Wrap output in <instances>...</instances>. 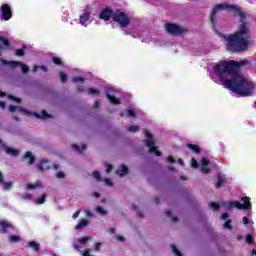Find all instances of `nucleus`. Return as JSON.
Segmentation results:
<instances>
[{
  "label": "nucleus",
  "mask_w": 256,
  "mask_h": 256,
  "mask_svg": "<svg viewBox=\"0 0 256 256\" xmlns=\"http://www.w3.org/2000/svg\"><path fill=\"white\" fill-rule=\"evenodd\" d=\"M246 63L247 61L245 60L240 62L235 60L218 62L210 73V79L218 85H224L226 89L233 91V93L240 97H249L255 89V84L243 77L241 72L237 71L239 67H243Z\"/></svg>",
  "instance_id": "f257e3e1"
},
{
  "label": "nucleus",
  "mask_w": 256,
  "mask_h": 256,
  "mask_svg": "<svg viewBox=\"0 0 256 256\" xmlns=\"http://www.w3.org/2000/svg\"><path fill=\"white\" fill-rule=\"evenodd\" d=\"M219 11H230L234 13V15L240 17L241 24L238 26L237 31L232 35L223 36L226 43V49L228 51H247L249 43H251L249 40V28L247 27V23H245V17H247V14L235 5H229L226 3L217 4L210 14V21L213 27H215V19Z\"/></svg>",
  "instance_id": "f03ea898"
},
{
  "label": "nucleus",
  "mask_w": 256,
  "mask_h": 256,
  "mask_svg": "<svg viewBox=\"0 0 256 256\" xmlns=\"http://www.w3.org/2000/svg\"><path fill=\"white\" fill-rule=\"evenodd\" d=\"M241 201L243 204L237 201L212 202L210 204V209H212V211H217L219 207H225L228 211H231L232 207H235V209H251V199H249V197H242Z\"/></svg>",
  "instance_id": "7ed1b4c3"
},
{
  "label": "nucleus",
  "mask_w": 256,
  "mask_h": 256,
  "mask_svg": "<svg viewBox=\"0 0 256 256\" xmlns=\"http://www.w3.org/2000/svg\"><path fill=\"white\" fill-rule=\"evenodd\" d=\"M112 19L115 21V23H118L122 29H125V27L131 23V18H129V15L121 10L115 11Z\"/></svg>",
  "instance_id": "20e7f679"
},
{
  "label": "nucleus",
  "mask_w": 256,
  "mask_h": 256,
  "mask_svg": "<svg viewBox=\"0 0 256 256\" xmlns=\"http://www.w3.org/2000/svg\"><path fill=\"white\" fill-rule=\"evenodd\" d=\"M144 135L146 137L145 141L149 149V153H154L156 157H161V152L155 147V138H153V134L149 133L147 130H144Z\"/></svg>",
  "instance_id": "39448f33"
},
{
  "label": "nucleus",
  "mask_w": 256,
  "mask_h": 256,
  "mask_svg": "<svg viewBox=\"0 0 256 256\" xmlns=\"http://www.w3.org/2000/svg\"><path fill=\"white\" fill-rule=\"evenodd\" d=\"M1 61H2L3 65H8L9 67H12V69L15 67H21L22 73H29V66H27L26 64H24L22 62L9 61V60H5V59H2Z\"/></svg>",
  "instance_id": "423d86ee"
},
{
  "label": "nucleus",
  "mask_w": 256,
  "mask_h": 256,
  "mask_svg": "<svg viewBox=\"0 0 256 256\" xmlns=\"http://www.w3.org/2000/svg\"><path fill=\"white\" fill-rule=\"evenodd\" d=\"M106 95H107V98L109 99L110 103H112V105H119V103H120L119 92H117L113 88H108L106 90Z\"/></svg>",
  "instance_id": "0eeeda50"
},
{
  "label": "nucleus",
  "mask_w": 256,
  "mask_h": 256,
  "mask_svg": "<svg viewBox=\"0 0 256 256\" xmlns=\"http://www.w3.org/2000/svg\"><path fill=\"white\" fill-rule=\"evenodd\" d=\"M0 15L3 21H9L13 17V12L11 11V6L8 4H2L0 7Z\"/></svg>",
  "instance_id": "6e6552de"
},
{
  "label": "nucleus",
  "mask_w": 256,
  "mask_h": 256,
  "mask_svg": "<svg viewBox=\"0 0 256 256\" xmlns=\"http://www.w3.org/2000/svg\"><path fill=\"white\" fill-rule=\"evenodd\" d=\"M166 31L167 33H171V35H183L185 28L175 24H166Z\"/></svg>",
  "instance_id": "1a4fd4ad"
},
{
  "label": "nucleus",
  "mask_w": 256,
  "mask_h": 256,
  "mask_svg": "<svg viewBox=\"0 0 256 256\" xmlns=\"http://www.w3.org/2000/svg\"><path fill=\"white\" fill-rule=\"evenodd\" d=\"M113 10L111 8H105L100 12V19H103V21H109L111 17H113Z\"/></svg>",
  "instance_id": "9d476101"
},
{
  "label": "nucleus",
  "mask_w": 256,
  "mask_h": 256,
  "mask_svg": "<svg viewBox=\"0 0 256 256\" xmlns=\"http://www.w3.org/2000/svg\"><path fill=\"white\" fill-rule=\"evenodd\" d=\"M226 182H227V178L225 177V175L218 173L217 182L215 184L216 189H220V187H223V185H225Z\"/></svg>",
  "instance_id": "9b49d317"
},
{
  "label": "nucleus",
  "mask_w": 256,
  "mask_h": 256,
  "mask_svg": "<svg viewBox=\"0 0 256 256\" xmlns=\"http://www.w3.org/2000/svg\"><path fill=\"white\" fill-rule=\"evenodd\" d=\"M91 19V13L90 12H84L83 14L80 15L79 23L83 27H87V21Z\"/></svg>",
  "instance_id": "f8f14e48"
},
{
  "label": "nucleus",
  "mask_w": 256,
  "mask_h": 256,
  "mask_svg": "<svg viewBox=\"0 0 256 256\" xmlns=\"http://www.w3.org/2000/svg\"><path fill=\"white\" fill-rule=\"evenodd\" d=\"M13 229V225L7 221H1L0 222V232L1 233H7L8 231H11Z\"/></svg>",
  "instance_id": "ddd939ff"
},
{
  "label": "nucleus",
  "mask_w": 256,
  "mask_h": 256,
  "mask_svg": "<svg viewBox=\"0 0 256 256\" xmlns=\"http://www.w3.org/2000/svg\"><path fill=\"white\" fill-rule=\"evenodd\" d=\"M3 179V173L0 172V185H2L4 191H9L13 187V182H5Z\"/></svg>",
  "instance_id": "4468645a"
},
{
  "label": "nucleus",
  "mask_w": 256,
  "mask_h": 256,
  "mask_svg": "<svg viewBox=\"0 0 256 256\" xmlns=\"http://www.w3.org/2000/svg\"><path fill=\"white\" fill-rule=\"evenodd\" d=\"M87 241H89V238H79L77 240V243H80V245H78L77 243L73 244L74 249H76V251H81V248L83 247V245H85V243H87Z\"/></svg>",
  "instance_id": "2eb2a0df"
},
{
  "label": "nucleus",
  "mask_w": 256,
  "mask_h": 256,
  "mask_svg": "<svg viewBox=\"0 0 256 256\" xmlns=\"http://www.w3.org/2000/svg\"><path fill=\"white\" fill-rule=\"evenodd\" d=\"M201 165H202L201 172L204 173V175H207V173H209V168H208L209 160L207 158H202Z\"/></svg>",
  "instance_id": "dca6fc26"
},
{
  "label": "nucleus",
  "mask_w": 256,
  "mask_h": 256,
  "mask_svg": "<svg viewBox=\"0 0 256 256\" xmlns=\"http://www.w3.org/2000/svg\"><path fill=\"white\" fill-rule=\"evenodd\" d=\"M121 117H136V113L135 110L132 108H128L126 110H124L123 112H121Z\"/></svg>",
  "instance_id": "f3484780"
},
{
  "label": "nucleus",
  "mask_w": 256,
  "mask_h": 256,
  "mask_svg": "<svg viewBox=\"0 0 256 256\" xmlns=\"http://www.w3.org/2000/svg\"><path fill=\"white\" fill-rule=\"evenodd\" d=\"M23 159L24 161L28 162V165H32V163H35V156H33L31 152H26Z\"/></svg>",
  "instance_id": "a211bd4d"
},
{
  "label": "nucleus",
  "mask_w": 256,
  "mask_h": 256,
  "mask_svg": "<svg viewBox=\"0 0 256 256\" xmlns=\"http://www.w3.org/2000/svg\"><path fill=\"white\" fill-rule=\"evenodd\" d=\"M127 166L122 165L116 170V175H119V177H123L124 175H127Z\"/></svg>",
  "instance_id": "6ab92c4d"
},
{
  "label": "nucleus",
  "mask_w": 256,
  "mask_h": 256,
  "mask_svg": "<svg viewBox=\"0 0 256 256\" xmlns=\"http://www.w3.org/2000/svg\"><path fill=\"white\" fill-rule=\"evenodd\" d=\"M38 169H39V171H47V169H49V161L42 160L40 162Z\"/></svg>",
  "instance_id": "aec40b11"
},
{
  "label": "nucleus",
  "mask_w": 256,
  "mask_h": 256,
  "mask_svg": "<svg viewBox=\"0 0 256 256\" xmlns=\"http://www.w3.org/2000/svg\"><path fill=\"white\" fill-rule=\"evenodd\" d=\"M34 116L37 117L38 119H50L51 118V115L47 114V112L45 110H43L40 114L35 113Z\"/></svg>",
  "instance_id": "412c9836"
},
{
  "label": "nucleus",
  "mask_w": 256,
  "mask_h": 256,
  "mask_svg": "<svg viewBox=\"0 0 256 256\" xmlns=\"http://www.w3.org/2000/svg\"><path fill=\"white\" fill-rule=\"evenodd\" d=\"M43 187V184L41 182H36L35 184H28L26 185V189L31 190V189H41Z\"/></svg>",
  "instance_id": "4be33fe9"
},
{
  "label": "nucleus",
  "mask_w": 256,
  "mask_h": 256,
  "mask_svg": "<svg viewBox=\"0 0 256 256\" xmlns=\"http://www.w3.org/2000/svg\"><path fill=\"white\" fill-rule=\"evenodd\" d=\"M74 151H77L78 153H83V151H85V149H87V145L86 144H82V147L77 146V144H74L72 146Z\"/></svg>",
  "instance_id": "5701e85b"
},
{
  "label": "nucleus",
  "mask_w": 256,
  "mask_h": 256,
  "mask_svg": "<svg viewBox=\"0 0 256 256\" xmlns=\"http://www.w3.org/2000/svg\"><path fill=\"white\" fill-rule=\"evenodd\" d=\"M46 198H47V196L45 194H43L42 196L36 198L34 200V203H36V205H43L45 203Z\"/></svg>",
  "instance_id": "b1692460"
},
{
  "label": "nucleus",
  "mask_w": 256,
  "mask_h": 256,
  "mask_svg": "<svg viewBox=\"0 0 256 256\" xmlns=\"http://www.w3.org/2000/svg\"><path fill=\"white\" fill-rule=\"evenodd\" d=\"M89 225V220H82L78 225H76L75 229L79 231V229H83V227H87Z\"/></svg>",
  "instance_id": "393cba45"
},
{
  "label": "nucleus",
  "mask_w": 256,
  "mask_h": 256,
  "mask_svg": "<svg viewBox=\"0 0 256 256\" xmlns=\"http://www.w3.org/2000/svg\"><path fill=\"white\" fill-rule=\"evenodd\" d=\"M6 153L8 155H12L13 157H17V155H19V150L13 148H6Z\"/></svg>",
  "instance_id": "a878e982"
},
{
  "label": "nucleus",
  "mask_w": 256,
  "mask_h": 256,
  "mask_svg": "<svg viewBox=\"0 0 256 256\" xmlns=\"http://www.w3.org/2000/svg\"><path fill=\"white\" fill-rule=\"evenodd\" d=\"M28 247H30L34 251H39V244H37V242H35V241H30L28 243Z\"/></svg>",
  "instance_id": "bb28decb"
},
{
  "label": "nucleus",
  "mask_w": 256,
  "mask_h": 256,
  "mask_svg": "<svg viewBox=\"0 0 256 256\" xmlns=\"http://www.w3.org/2000/svg\"><path fill=\"white\" fill-rule=\"evenodd\" d=\"M10 243H19L21 241V237L14 235L9 237Z\"/></svg>",
  "instance_id": "cd10ccee"
},
{
  "label": "nucleus",
  "mask_w": 256,
  "mask_h": 256,
  "mask_svg": "<svg viewBox=\"0 0 256 256\" xmlns=\"http://www.w3.org/2000/svg\"><path fill=\"white\" fill-rule=\"evenodd\" d=\"M101 91L95 88H88V95H100Z\"/></svg>",
  "instance_id": "c85d7f7f"
},
{
  "label": "nucleus",
  "mask_w": 256,
  "mask_h": 256,
  "mask_svg": "<svg viewBox=\"0 0 256 256\" xmlns=\"http://www.w3.org/2000/svg\"><path fill=\"white\" fill-rule=\"evenodd\" d=\"M188 148L191 149L194 153H199L200 149L199 146L193 145V144H188Z\"/></svg>",
  "instance_id": "c756f323"
},
{
  "label": "nucleus",
  "mask_w": 256,
  "mask_h": 256,
  "mask_svg": "<svg viewBox=\"0 0 256 256\" xmlns=\"http://www.w3.org/2000/svg\"><path fill=\"white\" fill-rule=\"evenodd\" d=\"M128 131H129V133H137V131H139V126H137V125L129 126Z\"/></svg>",
  "instance_id": "7c9ffc66"
},
{
  "label": "nucleus",
  "mask_w": 256,
  "mask_h": 256,
  "mask_svg": "<svg viewBox=\"0 0 256 256\" xmlns=\"http://www.w3.org/2000/svg\"><path fill=\"white\" fill-rule=\"evenodd\" d=\"M0 43L4 45L5 49L9 47V40H7L5 37L0 36Z\"/></svg>",
  "instance_id": "2f4dec72"
},
{
  "label": "nucleus",
  "mask_w": 256,
  "mask_h": 256,
  "mask_svg": "<svg viewBox=\"0 0 256 256\" xmlns=\"http://www.w3.org/2000/svg\"><path fill=\"white\" fill-rule=\"evenodd\" d=\"M141 41L144 43H151V36L145 34V36H140Z\"/></svg>",
  "instance_id": "473e14b6"
},
{
  "label": "nucleus",
  "mask_w": 256,
  "mask_h": 256,
  "mask_svg": "<svg viewBox=\"0 0 256 256\" xmlns=\"http://www.w3.org/2000/svg\"><path fill=\"white\" fill-rule=\"evenodd\" d=\"M96 212H98L99 215H107V210L103 209L101 206L96 208Z\"/></svg>",
  "instance_id": "72a5a7b5"
},
{
  "label": "nucleus",
  "mask_w": 256,
  "mask_h": 256,
  "mask_svg": "<svg viewBox=\"0 0 256 256\" xmlns=\"http://www.w3.org/2000/svg\"><path fill=\"white\" fill-rule=\"evenodd\" d=\"M172 251H173V253L176 255V256H183L182 254H181V252L177 249V246H175V244H172Z\"/></svg>",
  "instance_id": "f704fd0d"
},
{
  "label": "nucleus",
  "mask_w": 256,
  "mask_h": 256,
  "mask_svg": "<svg viewBox=\"0 0 256 256\" xmlns=\"http://www.w3.org/2000/svg\"><path fill=\"white\" fill-rule=\"evenodd\" d=\"M191 167H193V169H197L199 167V162H197L195 158H192L191 160Z\"/></svg>",
  "instance_id": "c9c22d12"
},
{
  "label": "nucleus",
  "mask_w": 256,
  "mask_h": 256,
  "mask_svg": "<svg viewBox=\"0 0 256 256\" xmlns=\"http://www.w3.org/2000/svg\"><path fill=\"white\" fill-rule=\"evenodd\" d=\"M23 201H31L33 199V196L29 193L22 195Z\"/></svg>",
  "instance_id": "e433bc0d"
},
{
  "label": "nucleus",
  "mask_w": 256,
  "mask_h": 256,
  "mask_svg": "<svg viewBox=\"0 0 256 256\" xmlns=\"http://www.w3.org/2000/svg\"><path fill=\"white\" fill-rule=\"evenodd\" d=\"M73 83H83L85 79L83 77H73L72 78Z\"/></svg>",
  "instance_id": "4c0bfd02"
},
{
  "label": "nucleus",
  "mask_w": 256,
  "mask_h": 256,
  "mask_svg": "<svg viewBox=\"0 0 256 256\" xmlns=\"http://www.w3.org/2000/svg\"><path fill=\"white\" fill-rule=\"evenodd\" d=\"M93 177L94 179H96L97 181H101V173L99 171H94L93 172Z\"/></svg>",
  "instance_id": "58836bf2"
},
{
  "label": "nucleus",
  "mask_w": 256,
  "mask_h": 256,
  "mask_svg": "<svg viewBox=\"0 0 256 256\" xmlns=\"http://www.w3.org/2000/svg\"><path fill=\"white\" fill-rule=\"evenodd\" d=\"M60 81L62 83H65V81H67V74H65L64 72H60Z\"/></svg>",
  "instance_id": "ea45409f"
},
{
  "label": "nucleus",
  "mask_w": 256,
  "mask_h": 256,
  "mask_svg": "<svg viewBox=\"0 0 256 256\" xmlns=\"http://www.w3.org/2000/svg\"><path fill=\"white\" fill-rule=\"evenodd\" d=\"M224 229H229L232 230L233 226H231V220H228L225 224H224Z\"/></svg>",
  "instance_id": "a19ab883"
},
{
  "label": "nucleus",
  "mask_w": 256,
  "mask_h": 256,
  "mask_svg": "<svg viewBox=\"0 0 256 256\" xmlns=\"http://www.w3.org/2000/svg\"><path fill=\"white\" fill-rule=\"evenodd\" d=\"M16 55L18 57H23L25 55V51L23 49H17L16 50Z\"/></svg>",
  "instance_id": "79ce46f5"
},
{
  "label": "nucleus",
  "mask_w": 256,
  "mask_h": 256,
  "mask_svg": "<svg viewBox=\"0 0 256 256\" xmlns=\"http://www.w3.org/2000/svg\"><path fill=\"white\" fill-rule=\"evenodd\" d=\"M104 183H106V185H108V187H113V182L109 178H105Z\"/></svg>",
  "instance_id": "37998d69"
},
{
  "label": "nucleus",
  "mask_w": 256,
  "mask_h": 256,
  "mask_svg": "<svg viewBox=\"0 0 256 256\" xmlns=\"http://www.w3.org/2000/svg\"><path fill=\"white\" fill-rule=\"evenodd\" d=\"M246 243H249V245H251V243H253V236L247 235L246 236Z\"/></svg>",
  "instance_id": "c03bdc74"
},
{
  "label": "nucleus",
  "mask_w": 256,
  "mask_h": 256,
  "mask_svg": "<svg viewBox=\"0 0 256 256\" xmlns=\"http://www.w3.org/2000/svg\"><path fill=\"white\" fill-rule=\"evenodd\" d=\"M9 99H11V101H15L16 103H21V99L16 98L15 96L10 95Z\"/></svg>",
  "instance_id": "a18cd8bd"
},
{
  "label": "nucleus",
  "mask_w": 256,
  "mask_h": 256,
  "mask_svg": "<svg viewBox=\"0 0 256 256\" xmlns=\"http://www.w3.org/2000/svg\"><path fill=\"white\" fill-rule=\"evenodd\" d=\"M83 256H95L91 254V249H87L85 252L82 253Z\"/></svg>",
  "instance_id": "49530a36"
},
{
  "label": "nucleus",
  "mask_w": 256,
  "mask_h": 256,
  "mask_svg": "<svg viewBox=\"0 0 256 256\" xmlns=\"http://www.w3.org/2000/svg\"><path fill=\"white\" fill-rule=\"evenodd\" d=\"M53 62L55 63V65H61V59H59L58 57H54Z\"/></svg>",
  "instance_id": "de8ad7c7"
},
{
  "label": "nucleus",
  "mask_w": 256,
  "mask_h": 256,
  "mask_svg": "<svg viewBox=\"0 0 256 256\" xmlns=\"http://www.w3.org/2000/svg\"><path fill=\"white\" fill-rule=\"evenodd\" d=\"M113 166L111 164L106 165V173H111Z\"/></svg>",
  "instance_id": "09e8293b"
},
{
  "label": "nucleus",
  "mask_w": 256,
  "mask_h": 256,
  "mask_svg": "<svg viewBox=\"0 0 256 256\" xmlns=\"http://www.w3.org/2000/svg\"><path fill=\"white\" fill-rule=\"evenodd\" d=\"M56 177H57L58 179H63V178L65 177V174H64L63 172H58V173L56 174Z\"/></svg>",
  "instance_id": "8fccbe9b"
},
{
  "label": "nucleus",
  "mask_w": 256,
  "mask_h": 256,
  "mask_svg": "<svg viewBox=\"0 0 256 256\" xmlns=\"http://www.w3.org/2000/svg\"><path fill=\"white\" fill-rule=\"evenodd\" d=\"M87 217H93V212L91 210H85Z\"/></svg>",
  "instance_id": "3c124183"
},
{
  "label": "nucleus",
  "mask_w": 256,
  "mask_h": 256,
  "mask_svg": "<svg viewBox=\"0 0 256 256\" xmlns=\"http://www.w3.org/2000/svg\"><path fill=\"white\" fill-rule=\"evenodd\" d=\"M167 161H168V163H175V158H173V156H169L167 158Z\"/></svg>",
  "instance_id": "603ef678"
},
{
  "label": "nucleus",
  "mask_w": 256,
  "mask_h": 256,
  "mask_svg": "<svg viewBox=\"0 0 256 256\" xmlns=\"http://www.w3.org/2000/svg\"><path fill=\"white\" fill-rule=\"evenodd\" d=\"M9 111H10L11 113L17 111V106H13V105L10 106V107H9Z\"/></svg>",
  "instance_id": "864d4df0"
},
{
  "label": "nucleus",
  "mask_w": 256,
  "mask_h": 256,
  "mask_svg": "<svg viewBox=\"0 0 256 256\" xmlns=\"http://www.w3.org/2000/svg\"><path fill=\"white\" fill-rule=\"evenodd\" d=\"M81 211H76L74 214H73V219H77V217H79Z\"/></svg>",
  "instance_id": "5fc2aeb1"
},
{
  "label": "nucleus",
  "mask_w": 256,
  "mask_h": 256,
  "mask_svg": "<svg viewBox=\"0 0 256 256\" xmlns=\"http://www.w3.org/2000/svg\"><path fill=\"white\" fill-rule=\"evenodd\" d=\"M243 224L248 225L249 224V218L243 217Z\"/></svg>",
  "instance_id": "6e6d98bb"
},
{
  "label": "nucleus",
  "mask_w": 256,
  "mask_h": 256,
  "mask_svg": "<svg viewBox=\"0 0 256 256\" xmlns=\"http://www.w3.org/2000/svg\"><path fill=\"white\" fill-rule=\"evenodd\" d=\"M101 249V243H96L95 244V250L99 251Z\"/></svg>",
  "instance_id": "4d7b16f0"
},
{
  "label": "nucleus",
  "mask_w": 256,
  "mask_h": 256,
  "mask_svg": "<svg viewBox=\"0 0 256 256\" xmlns=\"http://www.w3.org/2000/svg\"><path fill=\"white\" fill-rule=\"evenodd\" d=\"M227 217H229V214H227V213H223L221 215V219H223V220L227 219Z\"/></svg>",
  "instance_id": "13d9d810"
},
{
  "label": "nucleus",
  "mask_w": 256,
  "mask_h": 256,
  "mask_svg": "<svg viewBox=\"0 0 256 256\" xmlns=\"http://www.w3.org/2000/svg\"><path fill=\"white\" fill-rule=\"evenodd\" d=\"M83 90H84L83 86H80L77 88V91H79V93H83Z\"/></svg>",
  "instance_id": "bf43d9fd"
},
{
  "label": "nucleus",
  "mask_w": 256,
  "mask_h": 256,
  "mask_svg": "<svg viewBox=\"0 0 256 256\" xmlns=\"http://www.w3.org/2000/svg\"><path fill=\"white\" fill-rule=\"evenodd\" d=\"M0 107L1 109H5V102L0 101Z\"/></svg>",
  "instance_id": "052dcab7"
},
{
  "label": "nucleus",
  "mask_w": 256,
  "mask_h": 256,
  "mask_svg": "<svg viewBox=\"0 0 256 256\" xmlns=\"http://www.w3.org/2000/svg\"><path fill=\"white\" fill-rule=\"evenodd\" d=\"M99 105H101V101H100V100H97V101L95 102V107L97 108V107H99Z\"/></svg>",
  "instance_id": "680f3d73"
},
{
  "label": "nucleus",
  "mask_w": 256,
  "mask_h": 256,
  "mask_svg": "<svg viewBox=\"0 0 256 256\" xmlns=\"http://www.w3.org/2000/svg\"><path fill=\"white\" fill-rule=\"evenodd\" d=\"M178 163H179V165H182V166H183V165H184L183 159L179 158V159H178Z\"/></svg>",
  "instance_id": "e2e57ef3"
},
{
  "label": "nucleus",
  "mask_w": 256,
  "mask_h": 256,
  "mask_svg": "<svg viewBox=\"0 0 256 256\" xmlns=\"http://www.w3.org/2000/svg\"><path fill=\"white\" fill-rule=\"evenodd\" d=\"M37 69H39V66H34L33 72H34V73H37Z\"/></svg>",
  "instance_id": "0e129e2a"
},
{
  "label": "nucleus",
  "mask_w": 256,
  "mask_h": 256,
  "mask_svg": "<svg viewBox=\"0 0 256 256\" xmlns=\"http://www.w3.org/2000/svg\"><path fill=\"white\" fill-rule=\"evenodd\" d=\"M166 215H167V217H171V211H166Z\"/></svg>",
  "instance_id": "69168bd1"
},
{
  "label": "nucleus",
  "mask_w": 256,
  "mask_h": 256,
  "mask_svg": "<svg viewBox=\"0 0 256 256\" xmlns=\"http://www.w3.org/2000/svg\"><path fill=\"white\" fill-rule=\"evenodd\" d=\"M123 239H124L123 236H118V237H117V240H118V241H123Z\"/></svg>",
  "instance_id": "338daca9"
},
{
  "label": "nucleus",
  "mask_w": 256,
  "mask_h": 256,
  "mask_svg": "<svg viewBox=\"0 0 256 256\" xmlns=\"http://www.w3.org/2000/svg\"><path fill=\"white\" fill-rule=\"evenodd\" d=\"M40 69H42V71H47L46 66H41Z\"/></svg>",
  "instance_id": "774afa93"
}]
</instances>
